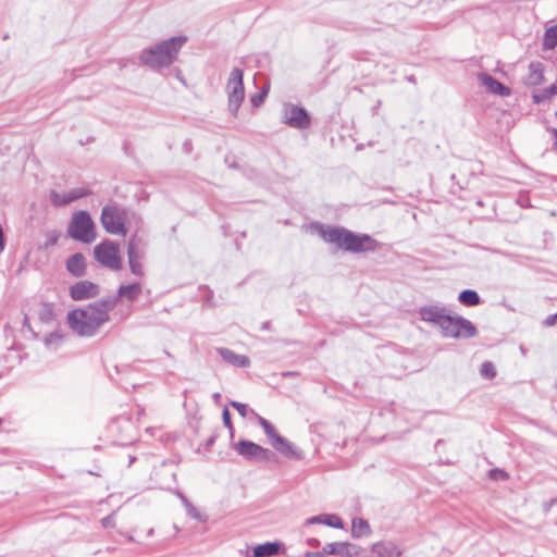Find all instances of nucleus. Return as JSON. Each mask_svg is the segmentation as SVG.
<instances>
[{
    "label": "nucleus",
    "instance_id": "nucleus-1",
    "mask_svg": "<svg viewBox=\"0 0 557 557\" xmlns=\"http://www.w3.org/2000/svg\"><path fill=\"white\" fill-rule=\"evenodd\" d=\"M116 298H107L85 309L69 312V325L81 336H92L102 324L109 321V312L116 306Z\"/></svg>",
    "mask_w": 557,
    "mask_h": 557
},
{
    "label": "nucleus",
    "instance_id": "nucleus-2",
    "mask_svg": "<svg viewBox=\"0 0 557 557\" xmlns=\"http://www.w3.org/2000/svg\"><path fill=\"white\" fill-rule=\"evenodd\" d=\"M187 37L175 36L163 40L152 47L144 49L139 53L143 64L151 69L168 67L175 62L178 52L186 44Z\"/></svg>",
    "mask_w": 557,
    "mask_h": 557
},
{
    "label": "nucleus",
    "instance_id": "nucleus-3",
    "mask_svg": "<svg viewBox=\"0 0 557 557\" xmlns=\"http://www.w3.org/2000/svg\"><path fill=\"white\" fill-rule=\"evenodd\" d=\"M321 236L325 242L333 243L337 247L351 252L374 251L379 244L367 234H355L343 227H327L321 230Z\"/></svg>",
    "mask_w": 557,
    "mask_h": 557
},
{
    "label": "nucleus",
    "instance_id": "nucleus-4",
    "mask_svg": "<svg viewBox=\"0 0 557 557\" xmlns=\"http://www.w3.org/2000/svg\"><path fill=\"white\" fill-rule=\"evenodd\" d=\"M69 235L82 243L90 244L96 239L95 223L87 211L73 214L67 228Z\"/></svg>",
    "mask_w": 557,
    "mask_h": 557
},
{
    "label": "nucleus",
    "instance_id": "nucleus-5",
    "mask_svg": "<svg viewBox=\"0 0 557 557\" xmlns=\"http://www.w3.org/2000/svg\"><path fill=\"white\" fill-rule=\"evenodd\" d=\"M129 212L117 206H106L101 212V224L103 228L113 235H126L125 223L128 221Z\"/></svg>",
    "mask_w": 557,
    "mask_h": 557
},
{
    "label": "nucleus",
    "instance_id": "nucleus-6",
    "mask_svg": "<svg viewBox=\"0 0 557 557\" xmlns=\"http://www.w3.org/2000/svg\"><path fill=\"white\" fill-rule=\"evenodd\" d=\"M251 413L258 419L259 424L264 430V433L271 440V444L280 454L284 455L287 458L292 459H301L302 453L296 448L290 442L281 436L275 428L264 418L251 411Z\"/></svg>",
    "mask_w": 557,
    "mask_h": 557
},
{
    "label": "nucleus",
    "instance_id": "nucleus-7",
    "mask_svg": "<svg viewBox=\"0 0 557 557\" xmlns=\"http://www.w3.org/2000/svg\"><path fill=\"white\" fill-rule=\"evenodd\" d=\"M96 260L103 267L119 271L122 269L120 246L112 240H104L94 249Z\"/></svg>",
    "mask_w": 557,
    "mask_h": 557
},
{
    "label": "nucleus",
    "instance_id": "nucleus-8",
    "mask_svg": "<svg viewBox=\"0 0 557 557\" xmlns=\"http://www.w3.org/2000/svg\"><path fill=\"white\" fill-rule=\"evenodd\" d=\"M243 76V70L235 67L232 70L226 84L228 109L234 115L237 114L238 109L245 98Z\"/></svg>",
    "mask_w": 557,
    "mask_h": 557
},
{
    "label": "nucleus",
    "instance_id": "nucleus-9",
    "mask_svg": "<svg viewBox=\"0 0 557 557\" xmlns=\"http://www.w3.org/2000/svg\"><path fill=\"white\" fill-rule=\"evenodd\" d=\"M441 330L444 336L453 338H470L476 333L474 325L469 320L450 313L446 317Z\"/></svg>",
    "mask_w": 557,
    "mask_h": 557
},
{
    "label": "nucleus",
    "instance_id": "nucleus-10",
    "mask_svg": "<svg viewBox=\"0 0 557 557\" xmlns=\"http://www.w3.org/2000/svg\"><path fill=\"white\" fill-rule=\"evenodd\" d=\"M282 120L285 124L297 129H305L310 126V116L307 111L292 103L283 106Z\"/></svg>",
    "mask_w": 557,
    "mask_h": 557
},
{
    "label": "nucleus",
    "instance_id": "nucleus-11",
    "mask_svg": "<svg viewBox=\"0 0 557 557\" xmlns=\"http://www.w3.org/2000/svg\"><path fill=\"white\" fill-rule=\"evenodd\" d=\"M127 257L132 273L134 275L141 276L144 274L141 263L144 251L141 249V239L139 237L133 236L129 238L127 244Z\"/></svg>",
    "mask_w": 557,
    "mask_h": 557
},
{
    "label": "nucleus",
    "instance_id": "nucleus-12",
    "mask_svg": "<svg viewBox=\"0 0 557 557\" xmlns=\"http://www.w3.org/2000/svg\"><path fill=\"white\" fill-rule=\"evenodd\" d=\"M449 312L450 311L446 307L431 305L422 307L419 311V314L421 320L424 322L432 323L442 327Z\"/></svg>",
    "mask_w": 557,
    "mask_h": 557
},
{
    "label": "nucleus",
    "instance_id": "nucleus-13",
    "mask_svg": "<svg viewBox=\"0 0 557 557\" xmlns=\"http://www.w3.org/2000/svg\"><path fill=\"white\" fill-rule=\"evenodd\" d=\"M234 448L238 455L249 460H263L268 453V450L262 446L245 440L239 441Z\"/></svg>",
    "mask_w": 557,
    "mask_h": 557
},
{
    "label": "nucleus",
    "instance_id": "nucleus-14",
    "mask_svg": "<svg viewBox=\"0 0 557 557\" xmlns=\"http://www.w3.org/2000/svg\"><path fill=\"white\" fill-rule=\"evenodd\" d=\"M99 286L89 281H79L70 287V296L74 300H85L99 295Z\"/></svg>",
    "mask_w": 557,
    "mask_h": 557
},
{
    "label": "nucleus",
    "instance_id": "nucleus-15",
    "mask_svg": "<svg viewBox=\"0 0 557 557\" xmlns=\"http://www.w3.org/2000/svg\"><path fill=\"white\" fill-rule=\"evenodd\" d=\"M371 552L375 557H407L404 548L393 541H381L372 544Z\"/></svg>",
    "mask_w": 557,
    "mask_h": 557
},
{
    "label": "nucleus",
    "instance_id": "nucleus-16",
    "mask_svg": "<svg viewBox=\"0 0 557 557\" xmlns=\"http://www.w3.org/2000/svg\"><path fill=\"white\" fill-rule=\"evenodd\" d=\"M323 553H325L326 555L355 557L358 555V549L352 544L336 542L326 544L323 547Z\"/></svg>",
    "mask_w": 557,
    "mask_h": 557
},
{
    "label": "nucleus",
    "instance_id": "nucleus-17",
    "mask_svg": "<svg viewBox=\"0 0 557 557\" xmlns=\"http://www.w3.org/2000/svg\"><path fill=\"white\" fill-rule=\"evenodd\" d=\"M218 352H219L220 357L225 362H227L234 367L246 368V367H249V364H250V360L247 356L235 354L231 349L219 348Z\"/></svg>",
    "mask_w": 557,
    "mask_h": 557
},
{
    "label": "nucleus",
    "instance_id": "nucleus-18",
    "mask_svg": "<svg viewBox=\"0 0 557 557\" xmlns=\"http://www.w3.org/2000/svg\"><path fill=\"white\" fill-rule=\"evenodd\" d=\"M479 81L488 91L495 95L508 96L510 94L509 88L488 74H480Z\"/></svg>",
    "mask_w": 557,
    "mask_h": 557
},
{
    "label": "nucleus",
    "instance_id": "nucleus-19",
    "mask_svg": "<svg viewBox=\"0 0 557 557\" xmlns=\"http://www.w3.org/2000/svg\"><path fill=\"white\" fill-rule=\"evenodd\" d=\"M525 84L529 86H537L544 82V65L541 62H531L529 65V74L525 77Z\"/></svg>",
    "mask_w": 557,
    "mask_h": 557
},
{
    "label": "nucleus",
    "instance_id": "nucleus-20",
    "mask_svg": "<svg viewBox=\"0 0 557 557\" xmlns=\"http://www.w3.org/2000/svg\"><path fill=\"white\" fill-rule=\"evenodd\" d=\"M66 269L74 276H82L86 270L85 257L82 253H75L66 261Z\"/></svg>",
    "mask_w": 557,
    "mask_h": 557
},
{
    "label": "nucleus",
    "instance_id": "nucleus-21",
    "mask_svg": "<svg viewBox=\"0 0 557 557\" xmlns=\"http://www.w3.org/2000/svg\"><path fill=\"white\" fill-rule=\"evenodd\" d=\"M282 547L281 543L267 542L253 547V557H272L280 553Z\"/></svg>",
    "mask_w": 557,
    "mask_h": 557
},
{
    "label": "nucleus",
    "instance_id": "nucleus-22",
    "mask_svg": "<svg viewBox=\"0 0 557 557\" xmlns=\"http://www.w3.org/2000/svg\"><path fill=\"white\" fill-rule=\"evenodd\" d=\"M141 293V285L133 283L128 285H121L117 290V296L126 298L128 301H134Z\"/></svg>",
    "mask_w": 557,
    "mask_h": 557
},
{
    "label": "nucleus",
    "instance_id": "nucleus-23",
    "mask_svg": "<svg viewBox=\"0 0 557 557\" xmlns=\"http://www.w3.org/2000/svg\"><path fill=\"white\" fill-rule=\"evenodd\" d=\"M371 533V528L367 520L362 518L352 519L351 535L354 537L368 536Z\"/></svg>",
    "mask_w": 557,
    "mask_h": 557
},
{
    "label": "nucleus",
    "instance_id": "nucleus-24",
    "mask_svg": "<svg viewBox=\"0 0 557 557\" xmlns=\"http://www.w3.org/2000/svg\"><path fill=\"white\" fill-rule=\"evenodd\" d=\"M556 95H557V86L552 85L547 88H544L540 91L534 92L532 95V100L534 103L540 104L542 102H545V101L552 99Z\"/></svg>",
    "mask_w": 557,
    "mask_h": 557
},
{
    "label": "nucleus",
    "instance_id": "nucleus-25",
    "mask_svg": "<svg viewBox=\"0 0 557 557\" xmlns=\"http://www.w3.org/2000/svg\"><path fill=\"white\" fill-rule=\"evenodd\" d=\"M458 300L465 305V306H476L480 304V297L475 290L472 289H465L462 290L459 296Z\"/></svg>",
    "mask_w": 557,
    "mask_h": 557
},
{
    "label": "nucleus",
    "instance_id": "nucleus-26",
    "mask_svg": "<svg viewBox=\"0 0 557 557\" xmlns=\"http://www.w3.org/2000/svg\"><path fill=\"white\" fill-rule=\"evenodd\" d=\"M557 46V26L548 28L544 34V47L554 49Z\"/></svg>",
    "mask_w": 557,
    "mask_h": 557
},
{
    "label": "nucleus",
    "instance_id": "nucleus-27",
    "mask_svg": "<svg viewBox=\"0 0 557 557\" xmlns=\"http://www.w3.org/2000/svg\"><path fill=\"white\" fill-rule=\"evenodd\" d=\"M89 194V189L84 187H78L66 191L67 200L70 201V203L74 200L88 196Z\"/></svg>",
    "mask_w": 557,
    "mask_h": 557
},
{
    "label": "nucleus",
    "instance_id": "nucleus-28",
    "mask_svg": "<svg viewBox=\"0 0 557 557\" xmlns=\"http://www.w3.org/2000/svg\"><path fill=\"white\" fill-rule=\"evenodd\" d=\"M51 202L54 206H65L69 205L70 201L67 200L66 191L65 193H58L55 190L51 191L50 194Z\"/></svg>",
    "mask_w": 557,
    "mask_h": 557
},
{
    "label": "nucleus",
    "instance_id": "nucleus-29",
    "mask_svg": "<svg viewBox=\"0 0 557 557\" xmlns=\"http://www.w3.org/2000/svg\"><path fill=\"white\" fill-rule=\"evenodd\" d=\"M323 523L335 529L344 528L342 519L336 515H324Z\"/></svg>",
    "mask_w": 557,
    "mask_h": 557
},
{
    "label": "nucleus",
    "instance_id": "nucleus-30",
    "mask_svg": "<svg viewBox=\"0 0 557 557\" xmlns=\"http://www.w3.org/2000/svg\"><path fill=\"white\" fill-rule=\"evenodd\" d=\"M480 373L483 377L493 379L496 375V370L491 361H485L481 366Z\"/></svg>",
    "mask_w": 557,
    "mask_h": 557
},
{
    "label": "nucleus",
    "instance_id": "nucleus-31",
    "mask_svg": "<svg viewBox=\"0 0 557 557\" xmlns=\"http://www.w3.org/2000/svg\"><path fill=\"white\" fill-rule=\"evenodd\" d=\"M231 406L237 410V412L242 416V417H246L248 414V412H251L252 410H250L248 408V406L246 404H243V403H239V401H231Z\"/></svg>",
    "mask_w": 557,
    "mask_h": 557
},
{
    "label": "nucleus",
    "instance_id": "nucleus-32",
    "mask_svg": "<svg viewBox=\"0 0 557 557\" xmlns=\"http://www.w3.org/2000/svg\"><path fill=\"white\" fill-rule=\"evenodd\" d=\"M268 94V89H263L261 92L256 94L251 97L250 101L253 107H259L263 101Z\"/></svg>",
    "mask_w": 557,
    "mask_h": 557
},
{
    "label": "nucleus",
    "instance_id": "nucleus-33",
    "mask_svg": "<svg viewBox=\"0 0 557 557\" xmlns=\"http://www.w3.org/2000/svg\"><path fill=\"white\" fill-rule=\"evenodd\" d=\"M185 508H186L187 513L191 518H194L196 520H202L201 513L197 510V508L191 503L187 504V506Z\"/></svg>",
    "mask_w": 557,
    "mask_h": 557
},
{
    "label": "nucleus",
    "instance_id": "nucleus-34",
    "mask_svg": "<svg viewBox=\"0 0 557 557\" xmlns=\"http://www.w3.org/2000/svg\"><path fill=\"white\" fill-rule=\"evenodd\" d=\"M59 236L60 235L57 232L50 233L48 235V238H47L46 243H45V247L49 248V247L54 246L58 243Z\"/></svg>",
    "mask_w": 557,
    "mask_h": 557
},
{
    "label": "nucleus",
    "instance_id": "nucleus-35",
    "mask_svg": "<svg viewBox=\"0 0 557 557\" xmlns=\"http://www.w3.org/2000/svg\"><path fill=\"white\" fill-rule=\"evenodd\" d=\"M222 418H223L224 425L226 428H228V430L232 432L233 431V425H232V422H231V413H230L227 408H224V410L222 412Z\"/></svg>",
    "mask_w": 557,
    "mask_h": 557
},
{
    "label": "nucleus",
    "instance_id": "nucleus-36",
    "mask_svg": "<svg viewBox=\"0 0 557 557\" xmlns=\"http://www.w3.org/2000/svg\"><path fill=\"white\" fill-rule=\"evenodd\" d=\"M101 524L103 528H112L114 527V520L112 516H108L101 520Z\"/></svg>",
    "mask_w": 557,
    "mask_h": 557
},
{
    "label": "nucleus",
    "instance_id": "nucleus-37",
    "mask_svg": "<svg viewBox=\"0 0 557 557\" xmlns=\"http://www.w3.org/2000/svg\"><path fill=\"white\" fill-rule=\"evenodd\" d=\"M557 504V498H553L546 503L543 504V509L545 512H548L550 510V508Z\"/></svg>",
    "mask_w": 557,
    "mask_h": 557
},
{
    "label": "nucleus",
    "instance_id": "nucleus-38",
    "mask_svg": "<svg viewBox=\"0 0 557 557\" xmlns=\"http://www.w3.org/2000/svg\"><path fill=\"white\" fill-rule=\"evenodd\" d=\"M324 515L311 517L308 523H323Z\"/></svg>",
    "mask_w": 557,
    "mask_h": 557
},
{
    "label": "nucleus",
    "instance_id": "nucleus-39",
    "mask_svg": "<svg viewBox=\"0 0 557 557\" xmlns=\"http://www.w3.org/2000/svg\"><path fill=\"white\" fill-rule=\"evenodd\" d=\"M556 321H557V313L554 315H549L546 319L545 323H546V325H553Z\"/></svg>",
    "mask_w": 557,
    "mask_h": 557
},
{
    "label": "nucleus",
    "instance_id": "nucleus-40",
    "mask_svg": "<svg viewBox=\"0 0 557 557\" xmlns=\"http://www.w3.org/2000/svg\"><path fill=\"white\" fill-rule=\"evenodd\" d=\"M325 553L322 552H308L306 557H322Z\"/></svg>",
    "mask_w": 557,
    "mask_h": 557
},
{
    "label": "nucleus",
    "instance_id": "nucleus-41",
    "mask_svg": "<svg viewBox=\"0 0 557 557\" xmlns=\"http://www.w3.org/2000/svg\"><path fill=\"white\" fill-rule=\"evenodd\" d=\"M4 249V235L1 233L0 235V250Z\"/></svg>",
    "mask_w": 557,
    "mask_h": 557
},
{
    "label": "nucleus",
    "instance_id": "nucleus-42",
    "mask_svg": "<svg viewBox=\"0 0 557 557\" xmlns=\"http://www.w3.org/2000/svg\"><path fill=\"white\" fill-rule=\"evenodd\" d=\"M4 249V235L1 233L0 235V250Z\"/></svg>",
    "mask_w": 557,
    "mask_h": 557
},
{
    "label": "nucleus",
    "instance_id": "nucleus-43",
    "mask_svg": "<svg viewBox=\"0 0 557 557\" xmlns=\"http://www.w3.org/2000/svg\"><path fill=\"white\" fill-rule=\"evenodd\" d=\"M181 500H182L184 507H186L187 504H190V502L187 499V497H183V499H181Z\"/></svg>",
    "mask_w": 557,
    "mask_h": 557
},
{
    "label": "nucleus",
    "instance_id": "nucleus-44",
    "mask_svg": "<svg viewBox=\"0 0 557 557\" xmlns=\"http://www.w3.org/2000/svg\"><path fill=\"white\" fill-rule=\"evenodd\" d=\"M175 494H176V496H177L180 499H183V497H186V496H185L183 493H181V492H176Z\"/></svg>",
    "mask_w": 557,
    "mask_h": 557
},
{
    "label": "nucleus",
    "instance_id": "nucleus-45",
    "mask_svg": "<svg viewBox=\"0 0 557 557\" xmlns=\"http://www.w3.org/2000/svg\"><path fill=\"white\" fill-rule=\"evenodd\" d=\"M499 476H502V478L506 479L508 475H507V473H506V472L500 471Z\"/></svg>",
    "mask_w": 557,
    "mask_h": 557
},
{
    "label": "nucleus",
    "instance_id": "nucleus-46",
    "mask_svg": "<svg viewBox=\"0 0 557 557\" xmlns=\"http://www.w3.org/2000/svg\"><path fill=\"white\" fill-rule=\"evenodd\" d=\"M499 476H502V478L506 479L508 475H507V473H506V472L500 471Z\"/></svg>",
    "mask_w": 557,
    "mask_h": 557
}]
</instances>
